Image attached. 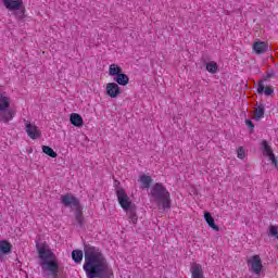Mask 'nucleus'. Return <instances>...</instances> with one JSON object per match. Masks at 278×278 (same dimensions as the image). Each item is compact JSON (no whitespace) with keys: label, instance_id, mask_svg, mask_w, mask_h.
<instances>
[{"label":"nucleus","instance_id":"1","mask_svg":"<svg viewBox=\"0 0 278 278\" xmlns=\"http://www.w3.org/2000/svg\"><path fill=\"white\" fill-rule=\"evenodd\" d=\"M85 263L83 269L87 278H114V270L103 255V252L97 247L85 245Z\"/></svg>","mask_w":278,"mask_h":278},{"label":"nucleus","instance_id":"2","mask_svg":"<svg viewBox=\"0 0 278 278\" xmlns=\"http://www.w3.org/2000/svg\"><path fill=\"white\" fill-rule=\"evenodd\" d=\"M151 197L154 198L159 205H162L163 210H170V192H168V189L162 182H155L153 185Z\"/></svg>","mask_w":278,"mask_h":278},{"label":"nucleus","instance_id":"3","mask_svg":"<svg viewBox=\"0 0 278 278\" xmlns=\"http://www.w3.org/2000/svg\"><path fill=\"white\" fill-rule=\"evenodd\" d=\"M10 108V97L0 93V123L8 125L16 116V112L8 110Z\"/></svg>","mask_w":278,"mask_h":278},{"label":"nucleus","instance_id":"4","mask_svg":"<svg viewBox=\"0 0 278 278\" xmlns=\"http://www.w3.org/2000/svg\"><path fill=\"white\" fill-rule=\"evenodd\" d=\"M4 8L9 12H13L17 21L25 18V7H23V0H2Z\"/></svg>","mask_w":278,"mask_h":278},{"label":"nucleus","instance_id":"5","mask_svg":"<svg viewBox=\"0 0 278 278\" xmlns=\"http://www.w3.org/2000/svg\"><path fill=\"white\" fill-rule=\"evenodd\" d=\"M117 197L118 204L121 205L122 210H129V207H134V203L131 202V198L127 194L125 189L117 188L115 191Z\"/></svg>","mask_w":278,"mask_h":278},{"label":"nucleus","instance_id":"6","mask_svg":"<svg viewBox=\"0 0 278 278\" xmlns=\"http://www.w3.org/2000/svg\"><path fill=\"white\" fill-rule=\"evenodd\" d=\"M247 264L250 266V269L252 273H254V275H260L264 268V265H262V257L258 254L249 257L247 260Z\"/></svg>","mask_w":278,"mask_h":278},{"label":"nucleus","instance_id":"7","mask_svg":"<svg viewBox=\"0 0 278 278\" xmlns=\"http://www.w3.org/2000/svg\"><path fill=\"white\" fill-rule=\"evenodd\" d=\"M24 123L25 131L31 140H37V138H40V136H42V132L40 131L38 126H36V124H33L31 122L26 119H24Z\"/></svg>","mask_w":278,"mask_h":278},{"label":"nucleus","instance_id":"8","mask_svg":"<svg viewBox=\"0 0 278 278\" xmlns=\"http://www.w3.org/2000/svg\"><path fill=\"white\" fill-rule=\"evenodd\" d=\"M61 203L65 205V207H75L76 210H79V199H77L72 193H66L65 195H62Z\"/></svg>","mask_w":278,"mask_h":278},{"label":"nucleus","instance_id":"9","mask_svg":"<svg viewBox=\"0 0 278 278\" xmlns=\"http://www.w3.org/2000/svg\"><path fill=\"white\" fill-rule=\"evenodd\" d=\"M38 255L41 260V262H49L51 260H56L55 253L51 251V249L46 247L37 248Z\"/></svg>","mask_w":278,"mask_h":278},{"label":"nucleus","instance_id":"10","mask_svg":"<svg viewBox=\"0 0 278 278\" xmlns=\"http://www.w3.org/2000/svg\"><path fill=\"white\" fill-rule=\"evenodd\" d=\"M41 268L43 270H49L50 273H52V275H58V270H60V265L58 264V258L41 262Z\"/></svg>","mask_w":278,"mask_h":278},{"label":"nucleus","instance_id":"11","mask_svg":"<svg viewBox=\"0 0 278 278\" xmlns=\"http://www.w3.org/2000/svg\"><path fill=\"white\" fill-rule=\"evenodd\" d=\"M106 94L108 97H111V99H116L118 97V94H121V86H118V84L116 83H108L106 87Z\"/></svg>","mask_w":278,"mask_h":278},{"label":"nucleus","instance_id":"12","mask_svg":"<svg viewBox=\"0 0 278 278\" xmlns=\"http://www.w3.org/2000/svg\"><path fill=\"white\" fill-rule=\"evenodd\" d=\"M252 49L256 55H263L268 51V42L266 41H256L253 43Z\"/></svg>","mask_w":278,"mask_h":278},{"label":"nucleus","instance_id":"13","mask_svg":"<svg viewBox=\"0 0 278 278\" xmlns=\"http://www.w3.org/2000/svg\"><path fill=\"white\" fill-rule=\"evenodd\" d=\"M130 225H138V213L136 212V205L130 206L124 211Z\"/></svg>","mask_w":278,"mask_h":278},{"label":"nucleus","instance_id":"14","mask_svg":"<svg viewBox=\"0 0 278 278\" xmlns=\"http://www.w3.org/2000/svg\"><path fill=\"white\" fill-rule=\"evenodd\" d=\"M191 278H205L203 273V266L199 263H194L190 267Z\"/></svg>","mask_w":278,"mask_h":278},{"label":"nucleus","instance_id":"15","mask_svg":"<svg viewBox=\"0 0 278 278\" xmlns=\"http://www.w3.org/2000/svg\"><path fill=\"white\" fill-rule=\"evenodd\" d=\"M204 220L207 223L208 227L214 231H220V228L214 222V217H212V213L205 212L204 213Z\"/></svg>","mask_w":278,"mask_h":278},{"label":"nucleus","instance_id":"16","mask_svg":"<svg viewBox=\"0 0 278 278\" xmlns=\"http://www.w3.org/2000/svg\"><path fill=\"white\" fill-rule=\"evenodd\" d=\"M0 253L2 255H10L12 253V243L8 240H0Z\"/></svg>","mask_w":278,"mask_h":278},{"label":"nucleus","instance_id":"17","mask_svg":"<svg viewBox=\"0 0 278 278\" xmlns=\"http://www.w3.org/2000/svg\"><path fill=\"white\" fill-rule=\"evenodd\" d=\"M70 121L74 127H83L84 126V117L77 113H73L70 116Z\"/></svg>","mask_w":278,"mask_h":278},{"label":"nucleus","instance_id":"18","mask_svg":"<svg viewBox=\"0 0 278 278\" xmlns=\"http://www.w3.org/2000/svg\"><path fill=\"white\" fill-rule=\"evenodd\" d=\"M257 92L258 94H262V92H264V94L270 97V94H273L275 90L273 89V87H264V83L261 80L258 81Z\"/></svg>","mask_w":278,"mask_h":278},{"label":"nucleus","instance_id":"19","mask_svg":"<svg viewBox=\"0 0 278 278\" xmlns=\"http://www.w3.org/2000/svg\"><path fill=\"white\" fill-rule=\"evenodd\" d=\"M123 73V68L121 66H118L117 64H111L109 66V75L111 77H117Z\"/></svg>","mask_w":278,"mask_h":278},{"label":"nucleus","instance_id":"20","mask_svg":"<svg viewBox=\"0 0 278 278\" xmlns=\"http://www.w3.org/2000/svg\"><path fill=\"white\" fill-rule=\"evenodd\" d=\"M114 81L117 86H127L129 84V76L127 74H123V72L114 78Z\"/></svg>","mask_w":278,"mask_h":278},{"label":"nucleus","instance_id":"21","mask_svg":"<svg viewBox=\"0 0 278 278\" xmlns=\"http://www.w3.org/2000/svg\"><path fill=\"white\" fill-rule=\"evenodd\" d=\"M264 114H265L264 104H260L254 110V116H253L254 121H262V118L264 117Z\"/></svg>","mask_w":278,"mask_h":278},{"label":"nucleus","instance_id":"22","mask_svg":"<svg viewBox=\"0 0 278 278\" xmlns=\"http://www.w3.org/2000/svg\"><path fill=\"white\" fill-rule=\"evenodd\" d=\"M72 260H74L76 264L81 263V261L84 260V252L81 250H74L72 252Z\"/></svg>","mask_w":278,"mask_h":278},{"label":"nucleus","instance_id":"23","mask_svg":"<svg viewBox=\"0 0 278 278\" xmlns=\"http://www.w3.org/2000/svg\"><path fill=\"white\" fill-rule=\"evenodd\" d=\"M262 146H263V153L267 155V157L275 155V153L273 152V148H270V146L268 144V141L263 140Z\"/></svg>","mask_w":278,"mask_h":278},{"label":"nucleus","instance_id":"24","mask_svg":"<svg viewBox=\"0 0 278 278\" xmlns=\"http://www.w3.org/2000/svg\"><path fill=\"white\" fill-rule=\"evenodd\" d=\"M139 181L142 184L143 188H151V184H152L153 179L151 178V176L142 175L139 178Z\"/></svg>","mask_w":278,"mask_h":278},{"label":"nucleus","instance_id":"25","mask_svg":"<svg viewBox=\"0 0 278 278\" xmlns=\"http://www.w3.org/2000/svg\"><path fill=\"white\" fill-rule=\"evenodd\" d=\"M42 153L48 155L49 157H58V153L49 146H42Z\"/></svg>","mask_w":278,"mask_h":278},{"label":"nucleus","instance_id":"26","mask_svg":"<svg viewBox=\"0 0 278 278\" xmlns=\"http://www.w3.org/2000/svg\"><path fill=\"white\" fill-rule=\"evenodd\" d=\"M75 218L78 227H84V213L81 212V208H76Z\"/></svg>","mask_w":278,"mask_h":278},{"label":"nucleus","instance_id":"27","mask_svg":"<svg viewBox=\"0 0 278 278\" xmlns=\"http://www.w3.org/2000/svg\"><path fill=\"white\" fill-rule=\"evenodd\" d=\"M206 71L208 73H212V74L217 73L218 72V64L214 61L208 62L206 64Z\"/></svg>","mask_w":278,"mask_h":278},{"label":"nucleus","instance_id":"28","mask_svg":"<svg viewBox=\"0 0 278 278\" xmlns=\"http://www.w3.org/2000/svg\"><path fill=\"white\" fill-rule=\"evenodd\" d=\"M237 157H238L239 160H244V157H247V151L244 150L243 147H239V148L237 149Z\"/></svg>","mask_w":278,"mask_h":278},{"label":"nucleus","instance_id":"29","mask_svg":"<svg viewBox=\"0 0 278 278\" xmlns=\"http://www.w3.org/2000/svg\"><path fill=\"white\" fill-rule=\"evenodd\" d=\"M269 233L270 236H274L275 238L278 237V227L277 226H270L269 227Z\"/></svg>","mask_w":278,"mask_h":278},{"label":"nucleus","instance_id":"30","mask_svg":"<svg viewBox=\"0 0 278 278\" xmlns=\"http://www.w3.org/2000/svg\"><path fill=\"white\" fill-rule=\"evenodd\" d=\"M269 160H270L271 164L275 165V168H278V161H277V157H275V154L269 156Z\"/></svg>","mask_w":278,"mask_h":278},{"label":"nucleus","instance_id":"31","mask_svg":"<svg viewBox=\"0 0 278 278\" xmlns=\"http://www.w3.org/2000/svg\"><path fill=\"white\" fill-rule=\"evenodd\" d=\"M245 125H248V127H250V129H253L255 127V125H253V122H251V119H247Z\"/></svg>","mask_w":278,"mask_h":278}]
</instances>
